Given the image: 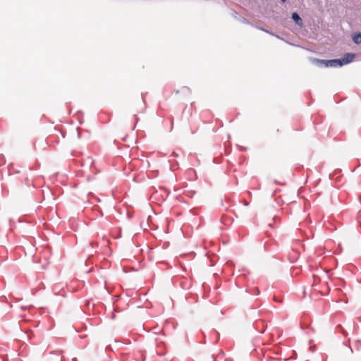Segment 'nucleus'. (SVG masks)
I'll return each mask as SVG.
<instances>
[{"mask_svg":"<svg viewBox=\"0 0 361 361\" xmlns=\"http://www.w3.org/2000/svg\"><path fill=\"white\" fill-rule=\"evenodd\" d=\"M183 89L188 91V92H190V89L187 87H184Z\"/></svg>","mask_w":361,"mask_h":361,"instance_id":"6","label":"nucleus"},{"mask_svg":"<svg viewBox=\"0 0 361 361\" xmlns=\"http://www.w3.org/2000/svg\"><path fill=\"white\" fill-rule=\"evenodd\" d=\"M292 18L295 22L296 24H298V25H302V20L297 13H293L292 14Z\"/></svg>","mask_w":361,"mask_h":361,"instance_id":"4","label":"nucleus"},{"mask_svg":"<svg viewBox=\"0 0 361 361\" xmlns=\"http://www.w3.org/2000/svg\"><path fill=\"white\" fill-rule=\"evenodd\" d=\"M353 40L357 44H360L361 43V33H357V34L354 35L353 37Z\"/></svg>","mask_w":361,"mask_h":361,"instance_id":"5","label":"nucleus"},{"mask_svg":"<svg viewBox=\"0 0 361 361\" xmlns=\"http://www.w3.org/2000/svg\"><path fill=\"white\" fill-rule=\"evenodd\" d=\"M314 281L312 283V290L314 292H318L321 293V295H326L329 292V288L326 282L322 284L321 287L317 288L318 284L321 282V279L317 276H314Z\"/></svg>","mask_w":361,"mask_h":361,"instance_id":"1","label":"nucleus"},{"mask_svg":"<svg viewBox=\"0 0 361 361\" xmlns=\"http://www.w3.org/2000/svg\"><path fill=\"white\" fill-rule=\"evenodd\" d=\"M314 63H315L317 65H324L326 67L329 66H337L336 63H338V61H336V59H331V60H323V59H314L312 60Z\"/></svg>","mask_w":361,"mask_h":361,"instance_id":"2","label":"nucleus"},{"mask_svg":"<svg viewBox=\"0 0 361 361\" xmlns=\"http://www.w3.org/2000/svg\"><path fill=\"white\" fill-rule=\"evenodd\" d=\"M355 57L354 54L348 53L344 55V56L341 59H336L338 61V63H336L337 66H342L345 64H348L352 62Z\"/></svg>","mask_w":361,"mask_h":361,"instance_id":"3","label":"nucleus"}]
</instances>
